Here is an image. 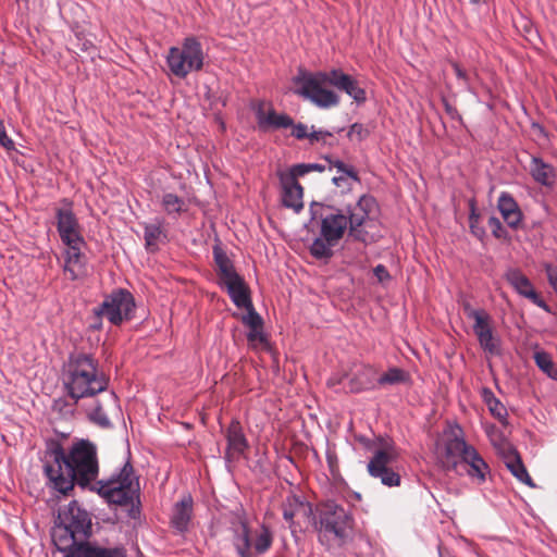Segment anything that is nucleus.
<instances>
[{"mask_svg": "<svg viewBox=\"0 0 557 557\" xmlns=\"http://www.w3.org/2000/svg\"><path fill=\"white\" fill-rule=\"evenodd\" d=\"M44 473L48 486L62 495H67L77 484L114 505H134L139 498V481L128 461L109 479L97 480L98 450L88 440L73 442L67 450L59 444L52 445L45 454Z\"/></svg>", "mask_w": 557, "mask_h": 557, "instance_id": "nucleus-1", "label": "nucleus"}, {"mask_svg": "<svg viewBox=\"0 0 557 557\" xmlns=\"http://www.w3.org/2000/svg\"><path fill=\"white\" fill-rule=\"evenodd\" d=\"M376 207L375 199L368 195H362L355 205L345 209L312 203V218L319 215L321 222L320 235L312 242L310 253L317 259L331 258L333 248L346 233L354 240L364 244L375 242L379 236L370 234L367 228L373 222Z\"/></svg>", "mask_w": 557, "mask_h": 557, "instance_id": "nucleus-2", "label": "nucleus"}, {"mask_svg": "<svg viewBox=\"0 0 557 557\" xmlns=\"http://www.w3.org/2000/svg\"><path fill=\"white\" fill-rule=\"evenodd\" d=\"M91 528V515L72 500L59 510L52 528V542L62 557H127L123 545L104 547L89 542Z\"/></svg>", "mask_w": 557, "mask_h": 557, "instance_id": "nucleus-3", "label": "nucleus"}, {"mask_svg": "<svg viewBox=\"0 0 557 557\" xmlns=\"http://www.w3.org/2000/svg\"><path fill=\"white\" fill-rule=\"evenodd\" d=\"M293 84L296 86L294 90L296 95L322 109L335 107L339 102L338 96L324 87L327 84L345 91L358 103L364 102L367 99L366 90L359 86L358 82L341 70H332L326 73L322 71L308 72L300 69L298 74L293 77Z\"/></svg>", "mask_w": 557, "mask_h": 557, "instance_id": "nucleus-4", "label": "nucleus"}, {"mask_svg": "<svg viewBox=\"0 0 557 557\" xmlns=\"http://www.w3.org/2000/svg\"><path fill=\"white\" fill-rule=\"evenodd\" d=\"M63 385L66 394L77 401L106 393L109 379L99 370L98 360L91 355L75 352L64 366Z\"/></svg>", "mask_w": 557, "mask_h": 557, "instance_id": "nucleus-5", "label": "nucleus"}, {"mask_svg": "<svg viewBox=\"0 0 557 557\" xmlns=\"http://www.w3.org/2000/svg\"><path fill=\"white\" fill-rule=\"evenodd\" d=\"M443 467L459 475L467 474L479 484L485 482L490 468L479 451L469 445L459 426L450 428L445 432Z\"/></svg>", "mask_w": 557, "mask_h": 557, "instance_id": "nucleus-6", "label": "nucleus"}, {"mask_svg": "<svg viewBox=\"0 0 557 557\" xmlns=\"http://www.w3.org/2000/svg\"><path fill=\"white\" fill-rule=\"evenodd\" d=\"M62 206L55 209L57 230L64 250V273L74 281L82 277L86 272V256L83 252L86 246L81 234L78 219L72 209V201L62 200Z\"/></svg>", "mask_w": 557, "mask_h": 557, "instance_id": "nucleus-7", "label": "nucleus"}, {"mask_svg": "<svg viewBox=\"0 0 557 557\" xmlns=\"http://www.w3.org/2000/svg\"><path fill=\"white\" fill-rule=\"evenodd\" d=\"M170 74L185 78L203 67L205 52L201 42L194 36L184 38L181 46L171 47L165 57Z\"/></svg>", "mask_w": 557, "mask_h": 557, "instance_id": "nucleus-8", "label": "nucleus"}, {"mask_svg": "<svg viewBox=\"0 0 557 557\" xmlns=\"http://www.w3.org/2000/svg\"><path fill=\"white\" fill-rule=\"evenodd\" d=\"M237 522L233 523V544L239 557H252L264 554L272 545V533L264 524L251 531L242 515H237Z\"/></svg>", "mask_w": 557, "mask_h": 557, "instance_id": "nucleus-9", "label": "nucleus"}, {"mask_svg": "<svg viewBox=\"0 0 557 557\" xmlns=\"http://www.w3.org/2000/svg\"><path fill=\"white\" fill-rule=\"evenodd\" d=\"M318 520L314 527L320 533L333 534L342 539L351 525V516L348 510L334 500H326L317 507Z\"/></svg>", "mask_w": 557, "mask_h": 557, "instance_id": "nucleus-10", "label": "nucleus"}, {"mask_svg": "<svg viewBox=\"0 0 557 557\" xmlns=\"http://www.w3.org/2000/svg\"><path fill=\"white\" fill-rule=\"evenodd\" d=\"M135 307L133 295L126 289L117 288L104 297L102 304L94 309V313L98 318L104 317L113 325H120L133 319Z\"/></svg>", "mask_w": 557, "mask_h": 557, "instance_id": "nucleus-11", "label": "nucleus"}, {"mask_svg": "<svg viewBox=\"0 0 557 557\" xmlns=\"http://www.w3.org/2000/svg\"><path fill=\"white\" fill-rule=\"evenodd\" d=\"M213 257L218 268L220 285L226 288L228 296L234 304H242L245 299V290L248 289L244 280L236 272L233 262L225 251L215 246Z\"/></svg>", "mask_w": 557, "mask_h": 557, "instance_id": "nucleus-12", "label": "nucleus"}, {"mask_svg": "<svg viewBox=\"0 0 557 557\" xmlns=\"http://www.w3.org/2000/svg\"><path fill=\"white\" fill-rule=\"evenodd\" d=\"M397 458L398 451L395 446L385 443L380 449L375 450L368 463L370 475L380 479L382 484L388 487L398 486L400 484L399 474L388 468V465L396 461Z\"/></svg>", "mask_w": 557, "mask_h": 557, "instance_id": "nucleus-13", "label": "nucleus"}, {"mask_svg": "<svg viewBox=\"0 0 557 557\" xmlns=\"http://www.w3.org/2000/svg\"><path fill=\"white\" fill-rule=\"evenodd\" d=\"M283 517L289 523L293 532L297 527L301 528V522L314 523L315 521L311 504L295 495L288 496L284 502Z\"/></svg>", "mask_w": 557, "mask_h": 557, "instance_id": "nucleus-14", "label": "nucleus"}, {"mask_svg": "<svg viewBox=\"0 0 557 557\" xmlns=\"http://www.w3.org/2000/svg\"><path fill=\"white\" fill-rule=\"evenodd\" d=\"M225 437L227 441L225 460L232 462L239 459L249 447L239 421L233 420L230 423L225 432Z\"/></svg>", "mask_w": 557, "mask_h": 557, "instance_id": "nucleus-15", "label": "nucleus"}, {"mask_svg": "<svg viewBox=\"0 0 557 557\" xmlns=\"http://www.w3.org/2000/svg\"><path fill=\"white\" fill-rule=\"evenodd\" d=\"M506 278L519 295L530 299L537 307L548 311L546 302L537 295L531 281L521 271L510 269L506 273Z\"/></svg>", "mask_w": 557, "mask_h": 557, "instance_id": "nucleus-16", "label": "nucleus"}, {"mask_svg": "<svg viewBox=\"0 0 557 557\" xmlns=\"http://www.w3.org/2000/svg\"><path fill=\"white\" fill-rule=\"evenodd\" d=\"M256 117L261 129L270 128L280 129L287 128L293 125V119L287 114H278L273 109L264 110L263 103H259L256 108Z\"/></svg>", "mask_w": 557, "mask_h": 557, "instance_id": "nucleus-17", "label": "nucleus"}, {"mask_svg": "<svg viewBox=\"0 0 557 557\" xmlns=\"http://www.w3.org/2000/svg\"><path fill=\"white\" fill-rule=\"evenodd\" d=\"M282 186V201L286 208L293 209L296 213L304 208L302 195L304 190L298 181L278 176Z\"/></svg>", "mask_w": 557, "mask_h": 557, "instance_id": "nucleus-18", "label": "nucleus"}, {"mask_svg": "<svg viewBox=\"0 0 557 557\" xmlns=\"http://www.w3.org/2000/svg\"><path fill=\"white\" fill-rule=\"evenodd\" d=\"M193 518V498L190 495H185L177 502L172 511L171 524L180 533L188 530Z\"/></svg>", "mask_w": 557, "mask_h": 557, "instance_id": "nucleus-19", "label": "nucleus"}, {"mask_svg": "<svg viewBox=\"0 0 557 557\" xmlns=\"http://www.w3.org/2000/svg\"><path fill=\"white\" fill-rule=\"evenodd\" d=\"M497 207L507 225L511 228H517L521 223L522 213L513 197L508 193H502Z\"/></svg>", "mask_w": 557, "mask_h": 557, "instance_id": "nucleus-20", "label": "nucleus"}, {"mask_svg": "<svg viewBox=\"0 0 557 557\" xmlns=\"http://www.w3.org/2000/svg\"><path fill=\"white\" fill-rule=\"evenodd\" d=\"M116 403L117 398L113 392L103 394L102 398L97 400L96 406L88 411L89 419L102 428L109 426L110 420L106 413V408L116 407Z\"/></svg>", "mask_w": 557, "mask_h": 557, "instance_id": "nucleus-21", "label": "nucleus"}, {"mask_svg": "<svg viewBox=\"0 0 557 557\" xmlns=\"http://www.w3.org/2000/svg\"><path fill=\"white\" fill-rule=\"evenodd\" d=\"M466 315L473 320L475 336L493 331L492 318L484 309H473L469 304L463 307Z\"/></svg>", "mask_w": 557, "mask_h": 557, "instance_id": "nucleus-22", "label": "nucleus"}, {"mask_svg": "<svg viewBox=\"0 0 557 557\" xmlns=\"http://www.w3.org/2000/svg\"><path fill=\"white\" fill-rule=\"evenodd\" d=\"M530 172L533 180L544 186L554 184L555 172L550 164L544 162L541 158L533 157L530 164Z\"/></svg>", "mask_w": 557, "mask_h": 557, "instance_id": "nucleus-23", "label": "nucleus"}, {"mask_svg": "<svg viewBox=\"0 0 557 557\" xmlns=\"http://www.w3.org/2000/svg\"><path fill=\"white\" fill-rule=\"evenodd\" d=\"M506 466L512 475L516 476L520 482L529 486H534V483L529 475L524 465L522 463L519 455L512 448L509 449V453L506 457Z\"/></svg>", "mask_w": 557, "mask_h": 557, "instance_id": "nucleus-24", "label": "nucleus"}, {"mask_svg": "<svg viewBox=\"0 0 557 557\" xmlns=\"http://www.w3.org/2000/svg\"><path fill=\"white\" fill-rule=\"evenodd\" d=\"M245 301L242 304H234L238 308H245L247 313L242 317V322L250 330V329H262L263 320L260 314L255 310L249 290H245Z\"/></svg>", "mask_w": 557, "mask_h": 557, "instance_id": "nucleus-25", "label": "nucleus"}, {"mask_svg": "<svg viewBox=\"0 0 557 557\" xmlns=\"http://www.w3.org/2000/svg\"><path fill=\"white\" fill-rule=\"evenodd\" d=\"M161 206L168 215L174 218L186 211V201L173 193H164L162 195Z\"/></svg>", "mask_w": 557, "mask_h": 557, "instance_id": "nucleus-26", "label": "nucleus"}, {"mask_svg": "<svg viewBox=\"0 0 557 557\" xmlns=\"http://www.w3.org/2000/svg\"><path fill=\"white\" fill-rule=\"evenodd\" d=\"M476 338L480 347L485 354L491 356H497L500 354V339L494 334V331L480 334Z\"/></svg>", "mask_w": 557, "mask_h": 557, "instance_id": "nucleus-27", "label": "nucleus"}, {"mask_svg": "<svg viewBox=\"0 0 557 557\" xmlns=\"http://www.w3.org/2000/svg\"><path fill=\"white\" fill-rule=\"evenodd\" d=\"M484 400L488 407V410L493 417L500 422H504L508 416L505 406L497 399L491 391H484Z\"/></svg>", "mask_w": 557, "mask_h": 557, "instance_id": "nucleus-28", "label": "nucleus"}, {"mask_svg": "<svg viewBox=\"0 0 557 557\" xmlns=\"http://www.w3.org/2000/svg\"><path fill=\"white\" fill-rule=\"evenodd\" d=\"M408 380V374L399 368H391L383 373L379 380L377 385L387 386L405 383Z\"/></svg>", "mask_w": 557, "mask_h": 557, "instance_id": "nucleus-29", "label": "nucleus"}, {"mask_svg": "<svg viewBox=\"0 0 557 557\" xmlns=\"http://www.w3.org/2000/svg\"><path fill=\"white\" fill-rule=\"evenodd\" d=\"M534 361L536 366L550 379H557V367H555L552 357L546 351H536L534 354Z\"/></svg>", "mask_w": 557, "mask_h": 557, "instance_id": "nucleus-30", "label": "nucleus"}, {"mask_svg": "<svg viewBox=\"0 0 557 557\" xmlns=\"http://www.w3.org/2000/svg\"><path fill=\"white\" fill-rule=\"evenodd\" d=\"M324 159L329 162L330 168H335L341 174L346 175L347 177L354 180L355 182H359L358 173L351 165L345 164L341 160H333L331 157H324Z\"/></svg>", "mask_w": 557, "mask_h": 557, "instance_id": "nucleus-31", "label": "nucleus"}, {"mask_svg": "<svg viewBox=\"0 0 557 557\" xmlns=\"http://www.w3.org/2000/svg\"><path fill=\"white\" fill-rule=\"evenodd\" d=\"M310 173L308 163H299L293 165L290 169L285 171H278L277 176H283L286 178H293V181H297L298 177L305 176Z\"/></svg>", "mask_w": 557, "mask_h": 557, "instance_id": "nucleus-32", "label": "nucleus"}, {"mask_svg": "<svg viewBox=\"0 0 557 557\" xmlns=\"http://www.w3.org/2000/svg\"><path fill=\"white\" fill-rule=\"evenodd\" d=\"M162 234L160 224H148L145 226L144 237L147 246L156 245Z\"/></svg>", "mask_w": 557, "mask_h": 557, "instance_id": "nucleus-33", "label": "nucleus"}, {"mask_svg": "<svg viewBox=\"0 0 557 557\" xmlns=\"http://www.w3.org/2000/svg\"><path fill=\"white\" fill-rule=\"evenodd\" d=\"M247 339H248V343L253 348L267 345V337H265L262 329H250L249 332L247 333Z\"/></svg>", "mask_w": 557, "mask_h": 557, "instance_id": "nucleus-34", "label": "nucleus"}, {"mask_svg": "<svg viewBox=\"0 0 557 557\" xmlns=\"http://www.w3.org/2000/svg\"><path fill=\"white\" fill-rule=\"evenodd\" d=\"M470 207H471V211H470V215H469V223H470L471 232L475 236L481 237V236H483L484 231L478 226L479 214L475 212V207H474L473 202L470 203Z\"/></svg>", "mask_w": 557, "mask_h": 557, "instance_id": "nucleus-35", "label": "nucleus"}, {"mask_svg": "<svg viewBox=\"0 0 557 557\" xmlns=\"http://www.w3.org/2000/svg\"><path fill=\"white\" fill-rule=\"evenodd\" d=\"M293 132H292V135L297 138V139H305V138H308L310 137V132H309V128L306 124H302V123H298V124H293Z\"/></svg>", "mask_w": 557, "mask_h": 557, "instance_id": "nucleus-36", "label": "nucleus"}, {"mask_svg": "<svg viewBox=\"0 0 557 557\" xmlns=\"http://www.w3.org/2000/svg\"><path fill=\"white\" fill-rule=\"evenodd\" d=\"M0 146L5 148L7 150H14V141L8 136L5 127L2 122H0Z\"/></svg>", "mask_w": 557, "mask_h": 557, "instance_id": "nucleus-37", "label": "nucleus"}, {"mask_svg": "<svg viewBox=\"0 0 557 557\" xmlns=\"http://www.w3.org/2000/svg\"><path fill=\"white\" fill-rule=\"evenodd\" d=\"M366 128L359 123L352 124L348 132V136L350 138H357L358 140H362L366 137Z\"/></svg>", "mask_w": 557, "mask_h": 557, "instance_id": "nucleus-38", "label": "nucleus"}, {"mask_svg": "<svg viewBox=\"0 0 557 557\" xmlns=\"http://www.w3.org/2000/svg\"><path fill=\"white\" fill-rule=\"evenodd\" d=\"M373 274L380 283H386L391 280V275L383 264H377L373 269Z\"/></svg>", "mask_w": 557, "mask_h": 557, "instance_id": "nucleus-39", "label": "nucleus"}, {"mask_svg": "<svg viewBox=\"0 0 557 557\" xmlns=\"http://www.w3.org/2000/svg\"><path fill=\"white\" fill-rule=\"evenodd\" d=\"M490 437L495 447L504 450L507 449L508 451L511 448L499 432L490 433Z\"/></svg>", "mask_w": 557, "mask_h": 557, "instance_id": "nucleus-40", "label": "nucleus"}, {"mask_svg": "<svg viewBox=\"0 0 557 557\" xmlns=\"http://www.w3.org/2000/svg\"><path fill=\"white\" fill-rule=\"evenodd\" d=\"M451 66L454 69V72H455L457 78L462 81L465 87L469 89V76H468L467 72L463 69H461L460 65L456 62H453Z\"/></svg>", "mask_w": 557, "mask_h": 557, "instance_id": "nucleus-41", "label": "nucleus"}, {"mask_svg": "<svg viewBox=\"0 0 557 557\" xmlns=\"http://www.w3.org/2000/svg\"><path fill=\"white\" fill-rule=\"evenodd\" d=\"M488 226L491 227L495 237L499 238L502 236L499 232L503 230V226L498 218L491 216L488 219Z\"/></svg>", "mask_w": 557, "mask_h": 557, "instance_id": "nucleus-42", "label": "nucleus"}, {"mask_svg": "<svg viewBox=\"0 0 557 557\" xmlns=\"http://www.w3.org/2000/svg\"><path fill=\"white\" fill-rule=\"evenodd\" d=\"M331 134L329 132H324V131H311L310 132V137H309V140L311 143H314V141H320L322 140L325 136H330Z\"/></svg>", "mask_w": 557, "mask_h": 557, "instance_id": "nucleus-43", "label": "nucleus"}, {"mask_svg": "<svg viewBox=\"0 0 557 557\" xmlns=\"http://www.w3.org/2000/svg\"><path fill=\"white\" fill-rule=\"evenodd\" d=\"M444 104H445V110H446V112H447V113H448L453 119H455V117H458V116H459V115H458V112H457V110H456V108H454L450 103L445 102Z\"/></svg>", "mask_w": 557, "mask_h": 557, "instance_id": "nucleus-44", "label": "nucleus"}, {"mask_svg": "<svg viewBox=\"0 0 557 557\" xmlns=\"http://www.w3.org/2000/svg\"><path fill=\"white\" fill-rule=\"evenodd\" d=\"M310 172L317 171V172H323L325 171L326 166L321 163H308Z\"/></svg>", "mask_w": 557, "mask_h": 557, "instance_id": "nucleus-45", "label": "nucleus"}, {"mask_svg": "<svg viewBox=\"0 0 557 557\" xmlns=\"http://www.w3.org/2000/svg\"><path fill=\"white\" fill-rule=\"evenodd\" d=\"M348 177L346 175H343L341 174L339 176H335L333 177V183L337 186V187H341L344 185V183L346 182Z\"/></svg>", "mask_w": 557, "mask_h": 557, "instance_id": "nucleus-46", "label": "nucleus"}, {"mask_svg": "<svg viewBox=\"0 0 557 557\" xmlns=\"http://www.w3.org/2000/svg\"><path fill=\"white\" fill-rule=\"evenodd\" d=\"M101 318L102 317L98 318L97 314H95V322L91 323V325H90L94 330H100L101 329V326H102Z\"/></svg>", "mask_w": 557, "mask_h": 557, "instance_id": "nucleus-47", "label": "nucleus"}, {"mask_svg": "<svg viewBox=\"0 0 557 557\" xmlns=\"http://www.w3.org/2000/svg\"><path fill=\"white\" fill-rule=\"evenodd\" d=\"M472 2H478L479 0H471Z\"/></svg>", "mask_w": 557, "mask_h": 557, "instance_id": "nucleus-48", "label": "nucleus"}]
</instances>
